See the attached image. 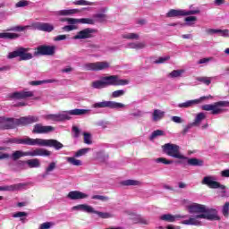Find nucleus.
<instances>
[{"mask_svg":"<svg viewBox=\"0 0 229 229\" xmlns=\"http://www.w3.org/2000/svg\"><path fill=\"white\" fill-rule=\"evenodd\" d=\"M166 229H181L180 225H167Z\"/></svg>","mask_w":229,"mask_h":229,"instance_id":"nucleus-64","label":"nucleus"},{"mask_svg":"<svg viewBox=\"0 0 229 229\" xmlns=\"http://www.w3.org/2000/svg\"><path fill=\"white\" fill-rule=\"evenodd\" d=\"M80 12V9H62L61 11H56L55 14L57 16H71Z\"/></svg>","mask_w":229,"mask_h":229,"instance_id":"nucleus-25","label":"nucleus"},{"mask_svg":"<svg viewBox=\"0 0 229 229\" xmlns=\"http://www.w3.org/2000/svg\"><path fill=\"white\" fill-rule=\"evenodd\" d=\"M170 55H165V57H159L157 61H155L156 64H160L162 63H165V61H169Z\"/></svg>","mask_w":229,"mask_h":229,"instance_id":"nucleus-50","label":"nucleus"},{"mask_svg":"<svg viewBox=\"0 0 229 229\" xmlns=\"http://www.w3.org/2000/svg\"><path fill=\"white\" fill-rule=\"evenodd\" d=\"M56 47L50 45H40L36 48L34 55H55Z\"/></svg>","mask_w":229,"mask_h":229,"instance_id":"nucleus-11","label":"nucleus"},{"mask_svg":"<svg viewBox=\"0 0 229 229\" xmlns=\"http://www.w3.org/2000/svg\"><path fill=\"white\" fill-rule=\"evenodd\" d=\"M55 127L52 125H42V123H36L32 129L34 134H47L48 132H53Z\"/></svg>","mask_w":229,"mask_h":229,"instance_id":"nucleus-16","label":"nucleus"},{"mask_svg":"<svg viewBox=\"0 0 229 229\" xmlns=\"http://www.w3.org/2000/svg\"><path fill=\"white\" fill-rule=\"evenodd\" d=\"M76 23H69V25H64V27H63V30H65L66 32H70L71 30H74L75 29H77Z\"/></svg>","mask_w":229,"mask_h":229,"instance_id":"nucleus-44","label":"nucleus"},{"mask_svg":"<svg viewBox=\"0 0 229 229\" xmlns=\"http://www.w3.org/2000/svg\"><path fill=\"white\" fill-rule=\"evenodd\" d=\"M157 163H163V165H173V159H167L166 157H157L156 159Z\"/></svg>","mask_w":229,"mask_h":229,"instance_id":"nucleus-36","label":"nucleus"},{"mask_svg":"<svg viewBox=\"0 0 229 229\" xmlns=\"http://www.w3.org/2000/svg\"><path fill=\"white\" fill-rule=\"evenodd\" d=\"M40 166V161L38 158L30 159V168H38Z\"/></svg>","mask_w":229,"mask_h":229,"instance_id":"nucleus-45","label":"nucleus"},{"mask_svg":"<svg viewBox=\"0 0 229 229\" xmlns=\"http://www.w3.org/2000/svg\"><path fill=\"white\" fill-rule=\"evenodd\" d=\"M38 120H39L38 116L30 115V123H36L37 122H38Z\"/></svg>","mask_w":229,"mask_h":229,"instance_id":"nucleus-62","label":"nucleus"},{"mask_svg":"<svg viewBox=\"0 0 229 229\" xmlns=\"http://www.w3.org/2000/svg\"><path fill=\"white\" fill-rule=\"evenodd\" d=\"M162 150L166 156L170 157H174V159H179L177 161L179 165H182L183 161H186L191 166H203L204 161L202 159H198L197 157H187L181 152V147L175 143H165L162 145Z\"/></svg>","mask_w":229,"mask_h":229,"instance_id":"nucleus-2","label":"nucleus"},{"mask_svg":"<svg viewBox=\"0 0 229 229\" xmlns=\"http://www.w3.org/2000/svg\"><path fill=\"white\" fill-rule=\"evenodd\" d=\"M22 157H30V151L24 152L22 150H16L12 154V158L14 161L22 158Z\"/></svg>","mask_w":229,"mask_h":229,"instance_id":"nucleus-30","label":"nucleus"},{"mask_svg":"<svg viewBox=\"0 0 229 229\" xmlns=\"http://www.w3.org/2000/svg\"><path fill=\"white\" fill-rule=\"evenodd\" d=\"M97 32L96 29L87 28L82 30H79L73 39H87L89 38H93V34Z\"/></svg>","mask_w":229,"mask_h":229,"instance_id":"nucleus-17","label":"nucleus"},{"mask_svg":"<svg viewBox=\"0 0 229 229\" xmlns=\"http://www.w3.org/2000/svg\"><path fill=\"white\" fill-rule=\"evenodd\" d=\"M28 124H30L29 116H23L18 119H14V128H17V126H28Z\"/></svg>","mask_w":229,"mask_h":229,"instance_id":"nucleus-27","label":"nucleus"},{"mask_svg":"<svg viewBox=\"0 0 229 229\" xmlns=\"http://www.w3.org/2000/svg\"><path fill=\"white\" fill-rule=\"evenodd\" d=\"M51 225H52L51 222H45L41 224L40 229H50Z\"/></svg>","mask_w":229,"mask_h":229,"instance_id":"nucleus-57","label":"nucleus"},{"mask_svg":"<svg viewBox=\"0 0 229 229\" xmlns=\"http://www.w3.org/2000/svg\"><path fill=\"white\" fill-rule=\"evenodd\" d=\"M165 116V111H161L160 109H155L153 113V121L158 122V120H162Z\"/></svg>","mask_w":229,"mask_h":229,"instance_id":"nucleus-33","label":"nucleus"},{"mask_svg":"<svg viewBox=\"0 0 229 229\" xmlns=\"http://www.w3.org/2000/svg\"><path fill=\"white\" fill-rule=\"evenodd\" d=\"M129 82L128 79H119V75H108L102 77L100 81L91 82V87L96 89H102L108 86H126Z\"/></svg>","mask_w":229,"mask_h":229,"instance_id":"nucleus-3","label":"nucleus"},{"mask_svg":"<svg viewBox=\"0 0 229 229\" xmlns=\"http://www.w3.org/2000/svg\"><path fill=\"white\" fill-rule=\"evenodd\" d=\"M200 13L199 9H195L191 11H185L184 9H170L166 13L167 18H178L180 16H185L187 14H199Z\"/></svg>","mask_w":229,"mask_h":229,"instance_id":"nucleus-10","label":"nucleus"},{"mask_svg":"<svg viewBox=\"0 0 229 229\" xmlns=\"http://www.w3.org/2000/svg\"><path fill=\"white\" fill-rule=\"evenodd\" d=\"M206 98L207 99L212 98V96L209 95V97H200V98H196L195 100H187L186 102H182V104H179L178 107H183V108L192 107V106H194L195 104H200V102L202 100H205Z\"/></svg>","mask_w":229,"mask_h":229,"instance_id":"nucleus-21","label":"nucleus"},{"mask_svg":"<svg viewBox=\"0 0 229 229\" xmlns=\"http://www.w3.org/2000/svg\"><path fill=\"white\" fill-rule=\"evenodd\" d=\"M184 70H173L171 73H169V76L172 78L181 77V75L183 73Z\"/></svg>","mask_w":229,"mask_h":229,"instance_id":"nucleus-41","label":"nucleus"},{"mask_svg":"<svg viewBox=\"0 0 229 229\" xmlns=\"http://www.w3.org/2000/svg\"><path fill=\"white\" fill-rule=\"evenodd\" d=\"M123 186H140V182L134 179H127L122 182Z\"/></svg>","mask_w":229,"mask_h":229,"instance_id":"nucleus-34","label":"nucleus"},{"mask_svg":"<svg viewBox=\"0 0 229 229\" xmlns=\"http://www.w3.org/2000/svg\"><path fill=\"white\" fill-rule=\"evenodd\" d=\"M61 21H68V23H87L94 25L95 21L92 18H63Z\"/></svg>","mask_w":229,"mask_h":229,"instance_id":"nucleus-19","label":"nucleus"},{"mask_svg":"<svg viewBox=\"0 0 229 229\" xmlns=\"http://www.w3.org/2000/svg\"><path fill=\"white\" fill-rule=\"evenodd\" d=\"M20 35L17 33L11 32H2L0 33V38H9V40H14V38H19Z\"/></svg>","mask_w":229,"mask_h":229,"instance_id":"nucleus-32","label":"nucleus"},{"mask_svg":"<svg viewBox=\"0 0 229 229\" xmlns=\"http://www.w3.org/2000/svg\"><path fill=\"white\" fill-rule=\"evenodd\" d=\"M76 5H90V2H88L87 0H77L75 2Z\"/></svg>","mask_w":229,"mask_h":229,"instance_id":"nucleus-54","label":"nucleus"},{"mask_svg":"<svg viewBox=\"0 0 229 229\" xmlns=\"http://www.w3.org/2000/svg\"><path fill=\"white\" fill-rule=\"evenodd\" d=\"M206 116L204 113H199L197 116L195 117V120L193 122V125H199L202 120H205Z\"/></svg>","mask_w":229,"mask_h":229,"instance_id":"nucleus-35","label":"nucleus"},{"mask_svg":"<svg viewBox=\"0 0 229 229\" xmlns=\"http://www.w3.org/2000/svg\"><path fill=\"white\" fill-rule=\"evenodd\" d=\"M206 32L208 34H217V33H220L221 36H224L225 38H228V36H229L228 29H225L224 30H222V29H207Z\"/></svg>","mask_w":229,"mask_h":229,"instance_id":"nucleus-26","label":"nucleus"},{"mask_svg":"<svg viewBox=\"0 0 229 229\" xmlns=\"http://www.w3.org/2000/svg\"><path fill=\"white\" fill-rule=\"evenodd\" d=\"M84 136V143L87 145H91L92 144V136L90 132H83Z\"/></svg>","mask_w":229,"mask_h":229,"instance_id":"nucleus-38","label":"nucleus"},{"mask_svg":"<svg viewBox=\"0 0 229 229\" xmlns=\"http://www.w3.org/2000/svg\"><path fill=\"white\" fill-rule=\"evenodd\" d=\"M88 109H71L66 113H59L57 114H47V120H52L53 122H64L65 120H71L70 114L80 116L81 114H87Z\"/></svg>","mask_w":229,"mask_h":229,"instance_id":"nucleus-4","label":"nucleus"},{"mask_svg":"<svg viewBox=\"0 0 229 229\" xmlns=\"http://www.w3.org/2000/svg\"><path fill=\"white\" fill-rule=\"evenodd\" d=\"M30 156H51V152L46 148H36L30 151Z\"/></svg>","mask_w":229,"mask_h":229,"instance_id":"nucleus-29","label":"nucleus"},{"mask_svg":"<svg viewBox=\"0 0 229 229\" xmlns=\"http://www.w3.org/2000/svg\"><path fill=\"white\" fill-rule=\"evenodd\" d=\"M91 150L90 148H81L80 150H77L75 152V157H66V161L70 163V165H73L75 166H81L82 165L81 159H76V157H81V156H85Z\"/></svg>","mask_w":229,"mask_h":229,"instance_id":"nucleus-12","label":"nucleus"},{"mask_svg":"<svg viewBox=\"0 0 229 229\" xmlns=\"http://www.w3.org/2000/svg\"><path fill=\"white\" fill-rule=\"evenodd\" d=\"M197 81H199V82H203L207 86H209V84H211L210 77H198Z\"/></svg>","mask_w":229,"mask_h":229,"instance_id":"nucleus-42","label":"nucleus"},{"mask_svg":"<svg viewBox=\"0 0 229 229\" xmlns=\"http://www.w3.org/2000/svg\"><path fill=\"white\" fill-rule=\"evenodd\" d=\"M38 29V30H43V32H52L55 27L52 23H45V22H35L31 23L30 29Z\"/></svg>","mask_w":229,"mask_h":229,"instance_id":"nucleus-18","label":"nucleus"},{"mask_svg":"<svg viewBox=\"0 0 229 229\" xmlns=\"http://www.w3.org/2000/svg\"><path fill=\"white\" fill-rule=\"evenodd\" d=\"M91 199L102 201L108 200V197H106L105 195H93Z\"/></svg>","mask_w":229,"mask_h":229,"instance_id":"nucleus-49","label":"nucleus"},{"mask_svg":"<svg viewBox=\"0 0 229 229\" xmlns=\"http://www.w3.org/2000/svg\"><path fill=\"white\" fill-rule=\"evenodd\" d=\"M28 98H30V91L28 90L14 91L7 95L10 101H24Z\"/></svg>","mask_w":229,"mask_h":229,"instance_id":"nucleus-13","label":"nucleus"},{"mask_svg":"<svg viewBox=\"0 0 229 229\" xmlns=\"http://www.w3.org/2000/svg\"><path fill=\"white\" fill-rule=\"evenodd\" d=\"M24 187V184H12L6 186H0V191H8V192H15V191H21Z\"/></svg>","mask_w":229,"mask_h":229,"instance_id":"nucleus-22","label":"nucleus"},{"mask_svg":"<svg viewBox=\"0 0 229 229\" xmlns=\"http://www.w3.org/2000/svg\"><path fill=\"white\" fill-rule=\"evenodd\" d=\"M224 107H229L228 100H220L214 104H205L202 106L204 111H211L212 114H222V113H225V111Z\"/></svg>","mask_w":229,"mask_h":229,"instance_id":"nucleus-5","label":"nucleus"},{"mask_svg":"<svg viewBox=\"0 0 229 229\" xmlns=\"http://www.w3.org/2000/svg\"><path fill=\"white\" fill-rule=\"evenodd\" d=\"M30 145H38L39 147H54L55 150L63 148V143H60L57 140H43L41 138H30Z\"/></svg>","mask_w":229,"mask_h":229,"instance_id":"nucleus-6","label":"nucleus"},{"mask_svg":"<svg viewBox=\"0 0 229 229\" xmlns=\"http://www.w3.org/2000/svg\"><path fill=\"white\" fill-rule=\"evenodd\" d=\"M7 144H30V138L27 139H18L12 138L5 141Z\"/></svg>","mask_w":229,"mask_h":229,"instance_id":"nucleus-28","label":"nucleus"},{"mask_svg":"<svg viewBox=\"0 0 229 229\" xmlns=\"http://www.w3.org/2000/svg\"><path fill=\"white\" fill-rule=\"evenodd\" d=\"M191 14H186L185 21L187 25H191V21H197V16H191Z\"/></svg>","mask_w":229,"mask_h":229,"instance_id":"nucleus-43","label":"nucleus"},{"mask_svg":"<svg viewBox=\"0 0 229 229\" xmlns=\"http://www.w3.org/2000/svg\"><path fill=\"white\" fill-rule=\"evenodd\" d=\"M73 209H81V211H85L86 213H95L100 218H111V213H103L102 211H96L92 206H89L88 204H79L78 206H73Z\"/></svg>","mask_w":229,"mask_h":229,"instance_id":"nucleus-9","label":"nucleus"},{"mask_svg":"<svg viewBox=\"0 0 229 229\" xmlns=\"http://www.w3.org/2000/svg\"><path fill=\"white\" fill-rule=\"evenodd\" d=\"M129 47L131 48H136L137 50H139L140 48H145L146 43L144 42L130 43Z\"/></svg>","mask_w":229,"mask_h":229,"instance_id":"nucleus-37","label":"nucleus"},{"mask_svg":"<svg viewBox=\"0 0 229 229\" xmlns=\"http://www.w3.org/2000/svg\"><path fill=\"white\" fill-rule=\"evenodd\" d=\"M10 158V154L0 152V160H6Z\"/></svg>","mask_w":229,"mask_h":229,"instance_id":"nucleus-61","label":"nucleus"},{"mask_svg":"<svg viewBox=\"0 0 229 229\" xmlns=\"http://www.w3.org/2000/svg\"><path fill=\"white\" fill-rule=\"evenodd\" d=\"M55 168H56V163L55 162L50 163V165L47 168V173L53 172Z\"/></svg>","mask_w":229,"mask_h":229,"instance_id":"nucleus-55","label":"nucleus"},{"mask_svg":"<svg viewBox=\"0 0 229 229\" xmlns=\"http://www.w3.org/2000/svg\"><path fill=\"white\" fill-rule=\"evenodd\" d=\"M165 132L164 131H161L160 129H157V131H154L151 134V140L154 138H157V136H164Z\"/></svg>","mask_w":229,"mask_h":229,"instance_id":"nucleus-47","label":"nucleus"},{"mask_svg":"<svg viewBox=\"0 0 229 229\" xmlns=\"http://www.w3.org/2000/svg\"><path fill=\"white\" fill-rule=\"evenodd\" d=\"M172 121L175 122V123H182L183 120L181 116H173Z\"/></svg>","mask_w":229,"mask_h":229,"instance_id":"nucleus-58","label":"nucleus"},{"mask_svg":"<svg viewBox=\"0 0 229 229\" xmlns=\"http://www.w3.org/2000/svg\"><path fill=\"white\" fill-rule=\"evenodd\" d=\"M53 82H58L57 79H47L45 81H31V86H40L41 84H50Z\"/></svg>","mask_w":229,"mask_h":229,"instance_id":"nucleus-31","label":"nucleus"},{"mask_svg":"<svg viewBox=\"0 0 229 229\" xmlns=\"http://www.w3.org/2000/svg\"><path fill=\"white\" fill-rule=\"evenodd\" d=\"M222 213L224 216H229V202H225L223 206Z\"/></svg>","mask_w":229,"mask_h":229,"instance_id":"nucleus-46","label":"nucleus"},{"mask_svg":"<svg viewBox=\"0 0 229 229\" xmlns=\"http://www.w3.org/2000/svg\"><path fill=\"white\" fill-rule=\"evenodd\" d=\"M202 184H207L209 188L216 189L221 188V190H225V186L224 184H220L217 181H213L212 177H204L202 180Z\"/></svg>","mask_w":229,"mask_h":229,"instance_id":"nucleus-20","label":"nucleus"},{"mask_svg":"<svg viewBox=\"0 0 229 229\" xmlns=\"http://www.w3.org/2000/svg\"><path fill=\"white\" fill-rule=\"evenodd\" d=\"M72 131L73 133H74V138H79V137H80L81 131H80L79 127H77L76 125H74V126L72 128Z\"/></svg>","mask_w":229,"mask_h":229,"instance_id":"nucleus-52","label":"nucleus"},{"mask_svg":"<svg viewBox=\"0 0 229 229\" xmlns=\"http://www.w3.org/2000/svg\"><path fill=\"white\" fill-rule=\"evenodd\" d=\"M190 213H197L194 218L183 220L182 224L184 225H199L200 222L198 218H204L206 220H220L217 210L207 208L204 204H192L189 206Z\"/></svg>","mask_w":229,"mask_h":229,"instance_id":"nucleus-1","label":"nucleus"},{"mask_svg":"<svg viewBox=\"0 0 229 229\" xmlns=\"http://www.w3.org/2000/svg\"><path fill=\"white\" fill-rule=\"evenodd\" d=\"M87 197H89V195H87V193H83L82 191H70L68 193V199H71L72 200H78L80 199H87Z\"/></svg>","mask_w":229,"mask_h":229,"instance_id":"nucleus-23","label":"nucleus"},{"mask_svg":"<svg viewBox=\"0 0 229 229\" xmlns=\"http://www.w3.org/2000/svg\"><path fill=\"white\" fill-rule=\"evenodd\" d=\"M93 107L99 108V107H110L111 109H119L121 107H124V104L120 102H114L111 100H104L103 102H96L93 105Z\"/></svg>","mask_w":229,"mask_h":229,"instance_id":"nucleus-14","label":"nucleus"},{"mask_svg":"<svg viewBox=\"0 0 229 229\" xmlns=\"http://www.w3.org/2000/svg\"><path fill=\"white\" fill-rule=\"evenodd\" d=\"M29 3L28 1L25 0H21L20 2H18L15 6L16 8H23L24 6H28Z\"/></svg>","mask_w":229,"mask_h":229,"instance_id":"nucleus-51","label":"nucleus"},{"mask_svg":"<svg viewBox=\"0 0 229 229\" xmlns=\"http://www.w3.org/2000/svg\"><path fill=\"white\" fill-rule=\"evenodd\" d=\"M123 95H125L124 89H116L112 93L113 98H118L119 97H123Z\"/></svg>","mask_w":229,"mask_h":229,"instance_id":"nucleus-39","label":"nucleus"},{"mask_svg":"<svg viewBox=\"0 0 229 229\" xmlns=\"http://www.w3.org/2000/svg\"><path fill=\"white\" fill-rule=\"evenodd\" d=\"M212 57H203V59H199V61H198V64H204L205 63H209Z\"/></svg>","mask_w":229,"mask_h":229,"instance_id":"nucleus-56","label":"nucleus"},{"mask_svg":"<svg viewBox=\"0 0 229 229\" xmlns=\"http://www.w3.org/2000/svg\"><path fill=\"white\" fill-rule=\"evenodd\" d=\"M8 60H13V58H19L20 62L30 60V53H28V48L18 47L14 51L10 52L7 55Z\"/></svg>","mask_w":229,"mask_h":229,"instance_id":"nucleus-8","label":"nucleus"},{"mask_svg":"<svg viewBox=\"0 0 229 229\" xmlns=\"http://www.w3.org/2000/svg\"><path fill=\"white\" fill-rule=\"evenodd\" d=\"M13 217H20L21 221H24L26 219L25 217H28V213L20 211V212L13 214Z\"/></svg>","mask_w":229,"mask_h":229,"instance_id":"nucleus-40","label":"nucleus"},{"mask_svg":"<svg viewBox=\"0 0 229 229\" xmlns=\"http://www.w3.org/2000/svg\"><path fill=\"white\" fill-rule=\"evenodd\" d=\"M66 38H67L66 34H60L59 36H56L55 38V41H62L64 39H66Z\"/></svg>","mask_w":229,"mask_h":229,"instance_id":"nucleus-60","label":"nucleus"},{"mask_svg":"<svg viewBox=\"0 0 229 229\" xmlns=\"http://www.w3.org/2000/svg\"><path fill=\"white\" fill-rule=\"evenodd\" d=\"M25 28L26 27H22V26H14L9 29V31H24Z\"/></svg>","mask_w":229,"mask_h":229,"instance_id":"nucleus-53","label":"nucleus"},{"mask_svg":"<svg viewBox=\"0 0 229 229\" xmlns=\"http://www.w3.org/2000/svg\"><path fill=\"white\" fill-rule=\"evenodd\" d=\"M126 39H139L140 36L139 34H135L134 32H131L130 34H125L123 36Z\"/></svg>","mask_w":229,"mask_h":229,"instance_id":"nucleus-48","label":"nucleus"},{"mask_svg":"<svg viewBox=\"0 0 229 229\" xmlns=\"http://www.w3.org/2000/svg\"><path fill=\"white\" fill-rule=\"evenodd\" d=\"M86 72H100L110 68V63L107 61H97V63H86L82 66Z\"/></svg>","mask_w":229,"mask_h":229,"instance_id":"nucleus-7","label":"nucleus"},{"mask_svg":"<svg viewBox=\"0 0 229 229\" xmlns=\"http://www.w3.org/2000/svg\"><path fill=\"white\" fill-rule=\"evenodd\" d=\"M177 218H186V216L185 215H171V214L162 215V216H160V219L165 220V222H175Z\"/></svg>","mask_w":229,"mask_h":229,"instance_id":"nucleus-24","label":"nucleus"},{"mask_svg":"<svg viewBox=\"0 0 229 229\" xmlns=\"http://www.w3.org/2000/svg\"><path fill=\"white\" fill-rule=\"evenodd\" d=\"M15 118L0 116V130H14Z\"/></svg>","mask_w":229,"mask_h":229,"instance_id":"nucleus-15","label":"nucleus"},{"mask_svg":"<svg viewBox=\"0 0 229 229\" xmlns=\"http://www.w3.org/2000/svg\"><path fill=\"white\" fill-rule=\"evenodd\" d=\"M221 174L223 177H229V170H223Z\"/></svg>","mask_w":229,"mask_h":229,"instance_id":"nucleus-63","label":"nucleus"},{"mask_svg":"<svg viewBox=\"0 0 229 229\" xmlns=\"http://www.w3.org/2000/svg\"><path fill=\"white\" fill-rule=\"evenodd\" d=\"M191 127H193V123H189L188 125H185V127L182 131V134H187V132L190 131V129H191Z\"/></svg>","mask_w":229,"mask_h":229,"instance_id":"nucleus-59","label":"nucleus"}]
</instances>
